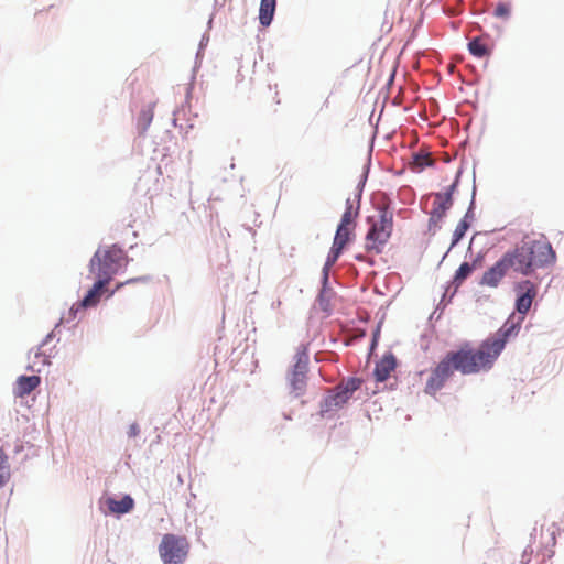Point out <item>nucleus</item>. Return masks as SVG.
<instances>
[{
    "label": "nucleus",
    "mask_w": 564,
    "mask_h": 564,
    "mask_svg": "<svg viewBox=\"0 0 564 564\" xmlns=\"http://www.w3.org/2000/svg\"><path fill=\"white\" fill-rule=\"evenodd\" d=\"M505 254L511 270L522 275H531L538 269L551 265L556 260V253L545 237L540 239L525 237L520 245Z\"/></svg>",
    "instance_id": "f257e3e1"
},
{
    "label": "nucleus",
    "mask_w": 564,
    "mask_h": 564,
    "mask_svg": "<svg viewBox=\"0 0 564 564\" xmlns=\"http://www.w3.org/2000/svg\"><path fill=\"white\" fill-rule=\"evenodd\" d=\"M501 354L500 344H490L484 340L478 347L466 343L457 350L448 351L456 371L462 375H475L488 371Z\"/></svg>",
    "instance_id": "f03ea898"
},
{
    "label": "nucleus",
    "mask_w": 564,
    "mask_h": 564,
    "mask_svg": "<svg viewBox=\"0 0 564 564\" xmlns=\"http://www.w3.org/2000/svg\"><path fill=\"white\" fill-rule=\"evenodd\" d=\"M370 228L365 238V249L368 253L379 254L389 241L393 229V214L388 208H381L378 218H368Z\"/></svg>",
    "instance_id": "7ed1b4c3"
},
{
    "label": "nucleus",
    "mask_w": 564,
    "mask_h": 564,
    "mask_svg": "<svg viewBox=\"0 0 564 564\" xmlns=\"http://www.w3.org/2000/svg\"><path fill=\"white\" fill-rule=\"evenodd\" d=\"M127 264L124 251L116 246L97 250L89 262L90 272L110 282L112 276Z\"/></svg>",
    "instance_id": "20e7f679"
},
{
    "label": "nucleus",
    "mask_w": 564,
    "mask_h": 564,
    "mask_svg": "<svg viewBox=\"0 0 564 564\" xmlns=\"http://www.w3.org/2000/svg\"><path fill=\"white\" fill-rule=\"evenodd\" d=\"M308 361L310 356L307 346L302 344L296 348L294 364L288 372V382L290 384L291 393L296 398L302 397L306 390Z\"/></svg>",
    "instance_id": "39448f33"
},
{
    "label": "nucleus",
    "mask_w": 564,
    "mask_h": 564,
    "mask_svg": "<svg viewBox=\"0 0 564 564\" xmlns=\"http://www.w3.org/2000/svg\"><path fill=\"white\" fill-rule=\"evenodd\" d=\"M188 552L189 543L182 535L164 534L159 544V554L163 564H183Z\"/></svg>",
    "instance_id": "423d86ee"
},
{
    "label": "nucleus",
    "mask_w": 564,
    "mask_h": 564,
    "mask_svg": "<svg viewBox=\"0 0 564 564\" xmlns=\"http://www.w3.org/2000/svg\"><path fill=\"white\" fill-rule=\"evenodd\" d=\"M456 367L451 359L448 352L441 359V361L431 370L430 377L426 381L424 392L430 395H435L446 383V381L454 375Z\"/></svg>",
    "instance_id": "0eeeda50"
},
{
    "label": "nucleus",
    "mask_w": 564,
    "mask_h": 564,
    "mask_svg": "<svg viewBox=\"0 0 564 564\" xmlns=\"http://www.w3.org/2000/svg\"><path fill=\"white\" fill-rule=\"evenodd\" d=\"M362 380L359 378H349L340 383L335 391L327 395L323 402L322 411L329 412L344 406L352 397L354 392L361 387Z\"/></svg>",
    "instance_id": "6e6552de"
},
{
    "label": "nucleus",
    "mask_w": 564,
    "mask_h": 564,
    "mask_svg": "<svg viewBox=\"0 0 564 564\" xmlns=\"http://www.w3.org/2000/svg\"><path fill=\"white\" fill-rule=\"evenodd\" d=\"M355 228L356 227H350V226H345V225L338 224L337 230H336V234L334 237L333 246H332L330 251L326 259V263H325L326 269H328L335 264V262L339 258L344 248L349 243V241L354 237Z\"/></svg>",
    "instance_id": "1a4fd4ad"
},
{
    "label": "nucleus",
    "mask_w": 564,
    "mask_h": 564,
    "mask_svg": "<svg viewBox=\"0 0 564 564\" xmlns=\"http://www.w3.org/2000/svg\"><path fill=\"white\" fill-rule=\"evenodd\" d=\"M509 270H511L510 263L506 254H503L494 265L484 272L480 284L497 288Z\"/></svg>",
    "instance_id": "9d476101"
},
{
    "label": "nucleus",
    "mask_w": 564,
    "mask_h": 564,
    "mask_svg": "<svg viewBox=\"0 0 564 564\" xmlns=\"http://www.w3.org/2000/svg\"><path fill=\"white\" fill-rule=\"evenodd\" d=\"M517 301L516 308L519 314L525 315L532 305L534 297L536 296V286L529 280L518 283L516 286Z\"/></svg>",
    "instance_id": "9b49d317"
},
{
    "label": "nucleus",
    "mask_w": 564,
    "mask_h": 564,
    "mask_svg": "<svg viewBox=\"0 0 564 564\" xmlns=\"http://www.w3.org/2000/svg\"><path fill=\"white\" fill-rule=\"evenodd\" d=\"M456 188V183H453L445 193H436L431 209V220L440 221L446 214V212L453 205V192Z\"/></svg>",
    "instance_id": "f8f14e48"
},
{
    "label": "nucleus",
    "mask_w": 564,
    "mask_h": 564,
    "mask_svg": "<svg viewBox=\"0 0 564 564\" xmlns=\"http://www.w3.org/2000/svg\"><path fill=\"white\" fill-rule=\"evenodd\" d=\"M523 318L524 317L522 316L518 321H516L513 316L509 317L507 322L499 328L495 336L486 339L487 343L500 344L502 351L505 349L507 341L511 337H516L518 335Z\"/></svg>",
    "instance_id": "ddd939ff"
},
{
    "label": "nucleus",
    "mask_w": 564,
    "mask_h": 564,
    "mask_svg": "<svg viewBox=\"0 0 564 564\" xmlns=\"http://www.w3.org/2000/svg\"><path fill=\"white\" fill-rule=\"evenodd\" d=\"M397 367L395 357L392 354L384 355L379 362H377L375 368V377L377 381L383 382L386 381L391 372Z\"/></svg>",
    "instance_id": "4468645a"
},
{
    "label": "nucleus",
    "mask_w": 564,
    "mask_h": 564,
    "mask_svg": "<svg viewBox=\"0 0 564 564\" xmlns=\"http://www.w3.org/2000/svg\"><path fill=\"white\" fill-rule=\"evenodd\" d=\"M41 383L39 376H21L18 378L14 387V395L23 398L35 390Z\"/></svg>",
    "instance_id": "2eb2a0df"
},
{
    "label": "nucleus",
    "mask_w": 564,
    "mask_h": 564,
    "mask_svg": "<svg viewBox=\"0 0 564 564\" xmlns=\"http://www.w3.org/2000/svg\"><path fill=\"white\" fill-rule=\"evenodd\" d=\"M111 513L123 514L130 512L134 507V500L131 496L126 495L120 500L108 497L105 501Z\"/></svg>",
    "instance_id": "dca6fc26"
},
{
    "label": "nucleus",
    "mask_w": 564,
    "mask_h": 564,
    "mask_svg": "<svg viewBox=\"0 0 564 564\" xmlns=\"http://www.w3.org/2000/svg\"><path fill=\"white\" fill-rule=\"evenodd\" d=\"M106 280L98 278V281L93 285V288L87 292L85 297L83 299L80 305L83 307H93L98 304L100 301L101 294L104 292L105 286L108 284Z\"/></svg>",
    "instance_id": "f3484780"
},
{
    "label": "nucleus",
    "mask_w": 564,
    "mask_h": 564,
    "mask_svg": "<svg viewBox=\"0 0 564 564\" xmlns=\"http://www.w3.org/2000/svg\"><path fill=\"white\" fill-rule=\"evenodd\" d=\"M470 54L475 57L482 58L490 54V48L487 43V39L478 36L471 40L468 44Z\"/></svg>",
    "instance_id": "a211bd4d"
},
{
    "label": "nucleus",
    "mask_w": 564,
    "mask_h": 564,
    "mask_svg": "<svg viewBox=\"0 0 564 564\" xmlns=\"http://www.w3.org/2000/svg\"><path fill=\"white\" fill-rule=\"evenodd\" d=\"M276 0H261L259 20L262 25H269L275 11Z\"/></svg>",
    "instance_id": "6ab92c4d"
},
{
    "label": "nucleus",
    "mask_w": 564,
    "mask_h": 564,
    "mask_svg": "<svg viewBox=\"0 0 564 564\" xmlns=\"http://www.w3.org/2000/svg\"><path fill=\"white\" fill-rule=\"evenodd\" d=\"M434 163L431 154L427 152H417L412 156V161L410 163L411 170L414 172H421L426 166H431Z\"/></svg>",
    "instance_id": "aec40b11"
},
{
    "label": "nucleus",
    "mask_w": 564,
    "mask_h": 564,
    "mask_svg": "<svg viewBox=\"0 0 564 564\" xmlns=\"http://www.w3.org/2000/svg\"><path fill=\"white\" fill-rule=\"evenodd\" d=\"M358 216V209L354 208L351 200L348 198L346 200V208L341 216L340 223L345 226L356 227V217Z\"/></svg>",
    "instance_id": "412c9836"
},
{
    "label": "nucleus",
    "mask_w": 564,
    "mask_h": 564,
    "mask_svg": "<svg viewBox=\"0 0 564 564\" xmlns=\"http://www.w3.org/2000/svg\"><path fill=\"white\" fill-rule=\"evenodd\" d=\"M10 479V467L8 457L0 448V488L3 487Z\"/></svg>",
    "instance_id": "4be33fe9"
},
{
    "label": "nucleus",
    "mask_w": 564,
    "mask_h": 564,
    "mask_svg": "<svg viewBox=\"0 0 564 564\" xmlns=\"http://www.w3.org/2000/svg\"><path fill=\"white\" fill-rule=\"evenodd\" d=\"M473 270H474L473 264H470L468 262L462 263L455 273V278H454L455 282L458 284L462 283L467 276L470 275Z\"/></svg>",
    "instance_id": "5701e85b"
},
{
    "label": "nucleus",
    "mask_w": 564,
    "mask_h": 564,
    "mask_svg": "<svg viewBox=\"0 0 564 564\" xmlns=\"http://www.w3.org/2000/svg\"><path fill=\"white\" fill-rule=\"evenodd\" d=\"M468 224L466 220H460L453 232L452 246L456 245L466 234Z\"/></svg>",
    "instance_id": "b1692460"
},
{
    "label": "nucleus",
    "mask_w": 564,
    "mask_h": 564,
    "mask_svg": "<svg viewBox=\"0 0 564 564\" xmlns=\"http://www.w3.org/2000/svg\"><path fill=\"white\" fill-rule=\"evenodd\" d=\"M510 13V9L507 4L500 3L495 9V15L498 18H507Z\"/></svg>",
    "instance_id": "393cba45"
},
{
    "label": "nucleus",
    "mask_w": 564,
    "mask_h": 564,
    "mask_svg": "<svg viewBox=\"0 0 564 564\" xmlns=\"http://www.w3.org/2000/svg\"><path fill=\"white\" fill-rule=\"evenodd\" d=\"M550 541L552 544H555V535H554V532H552L551 534V538H550Z\"/></svg>",
    "instance_id": "a878e982"
},
{
    "label": "nucleus",
    "mask_w": 564,
    "mask_h": 564,
    "mask_svg": "<svg viewBox=\"0 0 564 564\" xmlns=\"http://www.w3.org/2000/svg\"><path fill=\"white\" fill-rule=\"evenodd\" d=\"M137 280H138V279L127 280V282H126V283L134 282V281H137Z\"/></svg>",
    "instance_id": "bb28decb"
},
{
    "label": "nucleus",
    "mask_w": 564,
    "mask_h": 564,
    "mask_svg": "<svg viewBox=\"0 0 564 564\" xmlns=\"http://www.w3.org/2000/svg\"><path fill=\"white\" fill-rule=\"evenodd\" d=\"M123 284H124V283H119V284L117 285V290H119Z\"/></svg>",
    "instance_id": "cd10ccee"
},
{
    "label": "nucleus",
    "mask_w": 564,
    "mask_h": 564,
    "mask_svg": "<svg viewBox=\"0 0 564 564\" xmlns=\"http://www.w3.org/2000/svg\"><path fill=\"white\" fill-rule=\"evenodd\" d=\"M147 121H148V122H150V121H151V115H149V116L147 117Z\"/></svg>",
    "instance_id": "c85d7f7f"
}]
</instances>
